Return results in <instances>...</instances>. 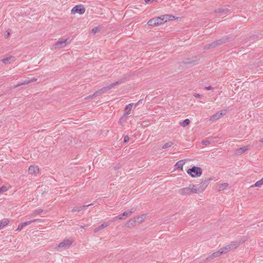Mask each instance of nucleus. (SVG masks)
<instances>
[{"label": "nucleus", "instance_id": "c756f323", "mask_svg": "<svg viewBox=\"0 0 263 263\" xmlns=\"http://www.w3.org/2000/svg\"><path fill=\"white\" fill-rule=\"evenodd\" d=\"M173 144V142L172 141H168V142L165 143L163 146H162V148L163 149H166L168 147H170L171 146H172Z\"/></svg>", "mask_w": 263, "mask_h": 263}, {"label": "nucleus", "instance_id": "2f4dec72", "mask_svg": "<svg viewBox=\"0 0 263 263\" xmlns=\"http://www.w3.org/2000/svg\"><path fill=\"white\" fill-rule=\"evenodd\" d=\"M29 83H30V82L29 81V80H26V81H24L23 83H20L17 84L14 87L16 88L20 86L28 84Z\"/></svg>", "mask_w": 263, "mask_h": 263}, {"label": "nucleus", "instance_id": "39448f33", "mask_svg": "<svg viewBox=\"0 0 263 263\" xmlns=\"http://www.w3.org/2000/svg\"><path fill=\"white\" fill-rule=\"evenodd\" d=\"M187 173L192 177H200L202 174V169L198 166H193L187 170Z\"/></svg>", "mask_w": 263, "mask_h": 263}, {"label": "nucleus", "instance_id": "5701e85b", "mask_svg": "<svg viewBox=\"0 0 263 263\" xmlns=\"http://www.w3.org/2000/svg\"><path fill=\"white\" fill-rule=\"evenodd\" d=\"M185 162H183V160H180L178 161L176 164L175 167H176V169L182 170H183V166Z\"/></svg>", "mask_w": 263, "mask_h": 263}, {"label": "nucleus", "instance_id": "58836bf2", "mask_svg": "<svg viewBox=\"0 0 263 263\" xmlns=\"http://www.w3.org/2000/svg\"><path fill=\"white\" fill-rule=\"evenodd\" d=\"M129 137L128 136H125L124 138V143H127L129 141Z\"/></svg>", "mask_w": 263, "mask_h": 263}, {"label": "nucleus", "instance_id": "393cba45", "mask_svg": "<svg viewBox=\"0 0 263 263\" xmlns=\"http://www.w3.org/2000/svg\"><path fill=\"white\" fill-rule=\"evenodd\" d=\"M248 146L241 147L236 150V153L238 154H241L245 153L247 150H248Z\"/></svg>", "mask_w": 263, "mask_h": 263}, {"label": "nucleus", "instance_id": "412c9836", "mask_svg": "<svg viewBox=\"0 0 263 263\" xmlns=\"http://www.w3.org/2000/svg\"><path fill=\"white\" fill-rule=\"evenodd\" d=\"M15 60V58L14 57H13V56H10L9 57H7V58H4L2 60V62L3 63H4V64H8V63H10L12 61H14Z\"/></svg>", "mask_w": 263, "mask_h": 263}, {"label": "nucleus", "instance_id": "f704fd0d", "mask_svg": "<svg viewBox=\"0 0 263 263\" xmlns=\"http://www.w3.org/2000/svg\"><path fill=\"white\" fill-rule=\"evenodd\" d=\"M7 187L5 186H3L1 187H0V193L6 192V191H7Z\"/></svg>", "mask_w": 263, "mask_h": 263}, {"label": "nucleus", "instance_id": "aec40b11", "mask_svg": "<svg viewBox=\"0 0 263 263\" xmlns=\"http://www.w3.org/2000/svg\"><path fill=\"white\" fill-rule=\"evenodd\" d=\"M9 222L10 221L8 219H4L0 220V230L3 229L5 226L8 225Z\"/></svg>", "mask_w": 263, "mask_h": 263}, {"label": "nucleus", "instance_id": "a211bd4d", "mask_svg": "<svg viewBox=\"0 0 263 263\" xmlns=\"http://www.w3.org/2000/svg\"><path fill=\"white\" fill-rule=\"evenodd\" d=\"M136 210V208H132V209L130 211L124 212L122 214V216H123L124 217V218H125V219H126V217L131 215L132 214V213H133Z\"/></svg>", "mask_w": 263, "mask_h": 263}, {"label": "nucleus", "instance_id": "f03ea898", "mask_svg": "<svg viewBox=\"0 0 263 263\" xmlns=\"http://www.w3.org/2000/svg\"><path fill=\"white\" fill-rule=\"evenodd\" d=\"M233 39V37L232 36H224L221 38L220 39L215 41L211 44L206 45V46H204V49H209L210 48H215L218 46H220L224 43H226L229 42L230 41L232 40Z\"/></svg>", "mask_w": 263, "mask_h": 263}, {"label": "nucleus", "instance_id": "ea45409f", "mask_svg": "<svg viewBox=\"0 0 263 263\" xmlns=\"http://www.w3.org/2000/svg\"><path fill=\"white\" fill-rule=\"evenodd\" d=\"M205 89L207 90H212L213 89V87L211 86H207L206 87H205Z\"/></svg>", "mask_w": 263, "mask_h": 263}, {"label": "nucleus", "instance_id": "ddd939ff", "mask_svg": "<svg viewBox=\"0 0 263 263\" xmlns=\"http://www.w3.org/2000/svg\"><path fill=\"white\" fill-rule=\"evenodd\" d=\"M67 39L61 40L58 41L55 44V46L56 48H63L65 47L67 44Z\"/></svg>", "mask_w": 263, "mask_h": 263}, {"label": "nucleus", "instance_id": "e433bc0d", "mask_svg": "<svg viewBox=\"0 0 263 263\" xmlns=\"http://www.w3.org/2000/svg\"><path fill=\"white\" fill-rule=\"evenodd\" d=\"M24 227L23 222L22 223H21L18 226V228L17 229V230H18V231H21Z\"/></svg>", "mask_w": 263, "mask_h": 263}, {"label": "nucleus", "instance_id": "6ab92c4d", "mask_svg": "<svg viewBox=\"0 0 263 263\" xmlns=\"http://www.w3.org/2000/svg\"><path fill=\"white\" fill-rule=\"evenodd\" d=\"M222 252H221L220 250L219 249L218 251H216L214 253H213L212 254H211L208 258L209 259H213L215 258L218 257L222 255L221 253Z\"/></svg>", "mask_w": 263, "mask_h": 263}, {"label": "nucleus", "instance_id": "4c0bfd02", "mask_svg": "<svg viewBox=\"0 0 263 263\" xmlns=\"http://www.w3.org/2000/svg\"><path fill=\"white\" fill-rule=\"evenodd\" d=\"M201 143L203 145H207L210 143V142L208 140H203L202 141Z\"/></svg>", "mask_w": 263, "mask_h": 263}, {"label": "nucleus", "instance_id": "9b49d317", "mask_svg": "<svg viewBox=\"0 0 263 263\" xmlns=\"http://www.w3.org/2000/svg\"><path fill=\"white\" fill-rule=\"evenodd\" d=\"M227 112V110L226 109L222 110L220 111L219 112H217L216 114L213 115L211 117L210 120H217L219 118H220L222 116L226 115Z\"/></svg>", "mask_w": 263, "mask_h": 263}, {"label": "nucleus", "instance_id": "b1692460", "mask_svg": "<svg viewBox=\"0 0 263 263\" xmlns=\"http://www.w3.org/2000/svg\"><path fill=\"white\" fill-rule=\"evenodd\" d=\"M196 61V60L195 59H193L191 58H186L183 60V63L185 64H191L194 63Z\"/></svg>", "mask_w": 263, "mask_h": 263}, {"label": "nucleus", "instance_id": "7c9ffc66", "mask_svg": "<svg viewBox=\"0 0 263 263\" xmlns=\"http://www.w3.org/2000/svg\"><path fill=\"white\" fill-rule=\"evenodd\" d=\"M257 38H258V36L257 35H256V34L250 36L249 37L245 39V42H247L251 41V40H255Z\"/></svg>", "mask_w": 263, "mask_h": 263}, {"label": "nucleus", "instance_id": "7ed1b4c3", "mask_svg": "<svg viewBox=\"0 0 263 263\" xmlns=\"http://www.w3.org/2000/svg\"><path fill=\"white\" fill-rule=\"evenodd\" d=\"M74 241L72 238L64 239L59 245L55 247V250L58 251L63 250L69 248Z\"/></svg>", "mask_w": 263, "mask_h": 263}, {"label": "nucleus", "instance_id": "bb28decb", "mask_svg": "<svg viewBox=\"0 0 263 263\" xmlns=\"http://www.w3.org/2000/svg\"><path fill=\"white\" fill-rule=\"evenodd\" d=\"M228 185H229V184L227 183L220 184L218 185V190L219 191H223L228 186Z\"/></svg>", "mask_w": 263, "mask_h": 263}, {"label": "nucleus", "instance_id": "4be33fe9", "mask_svg": "<svg viewBox=\"0 0 263 263\" xmlns=\"http://www.w3.org/2000/svg\"><path fill=\"white\" fill-rule=\"evenodd\" d=\"M91 204H89L87 205H84L83 206H81L78 207V208H74L72 209L71 211L72 212H80L81 210H83L84 208L88 207V206L91 205Z\"/></svg>", "mask_w": 263, "mask_h": 263}, {"label": "nucleus", "instance_id": "c03bdc74", "mask_svg": "<svg viewBox=\"0 0 263 263\" xmlns=\"http://www.w3.org/2000/svg\"><path fill=\"white\" fill-rule=\"evenodd\" d=\"M146 3H152L154 0H144Z\"/></svg>", "mask_w": 263, "mask_h": 263}, {"label": "nucleus", "instance_id": "20e7f679", "mask_svg": "<svg viewBox=\"0 0 263 263\" xmlns=\"http://www.w3.org/2000/svg\"><path fill=\"white\" fill-rule=\"evenodd\" d=\"M212 180H213L212 177L205 178L199 184L193 185V187L198 190V193L202 192L205 189Z\"/></svg>", "mask_w": 263, "mask_h": 263}, {"label": "nucleus", "instance_id": "a878e982", "mask_svg": "<svg viewBox=\"0 0 263 263\" xmlns=\"http://www.w3.org/2000/svg\"><path fill=\"white\" fill-rule=\"evenodd\" d=\"M43 211L41 209H37L35 210L32 214L31 216L35 217L37 215H40L43 213Z\"/></svg>", "mask_w": 263, "mask_h": 263}, {"label": "nucleus", "instance_id": "1a4fd4ad", "mask_svg": "<svg viewBox=\"0 0 263 263\" xmlns=\"http://www.w3.org/2000/svg\"><path fill=\"white\" fill-rule=\"evenodd\" d=\"M163 23L161 16H160L151 19L147 22V25L152 26H158L163 24Z\"/></svg>", "mask_w": 263, "mask_h": 263}, {"label": "nucleus", "instance_id": "9d476101", "mask_svg": "<svg viewBox=\"0 0 263 263\" xmlns=\"http://www.w3.org/2000/svg\"><path fill=\"white\" fill-rule=\"evenodd\" d=\"M85 12V8L82 5H76L71 10L72 14L78 13L79 14H83Z\"/></svg>", "mask_w": 263, "mask_h": 263}, {"label": "nucleus", "instance_id": "c9c22d12", "mask_svg": "<svg viewBox=\"0 0 263 263\" xmlns=\"http://www.w3.org/2000/svg\"><path fill=\"white\" fill-rule=\"evenodd\" d=\"M115 219H120V220H123V219H125V218H124V217L123 216H122V214L115 217Z\"/></svg>", "mask_w": 263, "mask_h": 263}, {"label": "nucleus", "instance_id": "49530a36", "mask_svg": "<svg viewBox=\"0 0 263 263\" xmlns=\"http://www.w3.org/2000/svg\"><path fill=\"white\" fill-rule=\"evenodd\" d=\"M260 142L263 143V137L261 139Z\"/></svg>", "mask_w": 263, "mask_h": 263}, {"label": "nucleus", "instance_id": "0eeeda50", "mask_svg": "<svg viewBox=\"0 0 263 263\" xmlns=\"http://www.w3.org/2000/svg\"><path fill=\"white\" fill-rule=\"evenodd\" d=\"M244 242V240L239 241H235L233 242L232 243L228 245V246L221 248L220 250L221 251L222 254L227 253L229 251L236 248L238 246H239L241 243Z\"/></svg>", "mask_w": 263, "mask_h": 263}, {"label": "nucleus", "instance_id": "dca6fc26", "mask_svg": "<svg viewBox=\"0 0 263 263\" xmlns=\"http://www.w3.org/2000/svg\"><path fill=\"white\" fill-rule=\"evenodd\" d=\"M161 16L164 23L168 21L173 20L175 18L174 16H173V15L166 14L162 15Z\"/></svg>", "mask_w": 263, "mask_h": 263}, {"label": "nucleus", "instance_id": "37998d69", "mask_svg": "<svg viewBox=\"0 0 263 263\" xmlns=\"http://www.w3.org/2000/svg\"><path fill=\"white\" fill-rule=\"evenodd\" d=\"M36 81V79H35V78H33V79H30V80H29V81L30 82V83H32V82H34V81Z\"/></svg>", "mask_w": 263, "mask_h": 263}, {"label": "nucleus", "instance_id": "72a5a7b5", "mask_svg": "<svg viewBox=\"0 0 263 263\" xmlns=\"http://www.w3.org/2000/svg\"><path fill=\"white\" fill-rule=\"evenodd\" d=\"M100 28L98 27H95L92 28L91 30V32L93 34H96V33L100 31Z\"/></svg>", "mask_w": 263, "mask_h": 263}, {"label": "nucleus", "instance_id": "423d86ee", "mask_svg": "<svg viewBox=\"0 0 263 263\" xmlns=\"http://www.w3.org/2000/svg\"><path fill=\"white\" fill-rule=\"evenodd\" d=\"M178 193L182 196L190 195L192 193H198V190L193 185L192 187H186L180 189L179 190Z\"/></svg>", "mask_w": 263, "mask_h": 263}, {"label": "nucleus", "instance_id": "4468645a", "mask_svg": "<svg viewBox=\"0 0 263 263\" xmlns=\"http://www.w3.org/2000/svg\"><path fill=\"white\" fill-rule=\"evenodd\" d=\"M39 171V167L37 166L31 165L29 166L28 169V173L30 174L33 175L35 174L36 172Z\"/></svg>", "mask_w": 263, "mask_h": 263}, {"label": "nucleus", "instance_id": "f257e3e1", "mask_svg": "<svg viewBox=\"0 0 263 263\" xmlns=\"http://www.w3.org/2000/svg\"><path fill=\"white\" fill-rule=\"evenodd\" d=\"M123 82H124V79H121L119 81H117L114 83H112L109 84V85H108L107 86L103 87L101 89L96 91L92 95L89 96L88 97V98L92 99V98H93L99 95L104 93L105 92H106L107 91L110 90L112 88L115 87V86L122 84Z\"/></svg>", "mask_w": 263, "mask_h": 263}, {"label": "nucleus", "instance_id": "79ce46f5", "mask_svg": "<svg viewBox=\"0 0 263 263\" xmlns=\"http://www.w3.org/2000/svg\"><path fill=\"white\" fill-rule=\"evenodd\" d=\"M194 96L196 98H200L201 97V95H199V94H198V93H195Z\"/></svg>", "mask_w": 263, "mask_h": 263}, {"label": "nucleus", "instance_id": "473e14b6", "mask_svg": "<svg viewBox=\"0 0 263 263\" xmlns=\"http://www.w3.org/2000/svg\"><path fill=\"white\" fill-rule=\"evenodd\" d=\"M37 220V219H33L32 220H29V221H26L25 222H23V223L24 227H25V226H28L29 224H30L31 223L33 222H35V221H36Z\"/></svg>", "mask_w": 263, "mask_h": 263}, {"label": "nucleus", "instance_id": "a19ab883", "mask_svg": "<svg viewBox=\"0 0 263 263\" xmlns=\"http://www.w3.org/2000/svg\"><path fill=\"white\" fill-rule=\"evenodd\" d=\"M10 35V32L8 31H6V34H5V37L6 38H8Z\"/></svg>", "mask_w": 263, "mask_h": 263}, {"label": "nucleus", "instance_id": "f3484780", "mask_svg": "<svg viewBox=\"0 0 263 263\" xmlns=\"http://www.w3.org/2000/svg\"><path fill=\"white\" fill-rule=\"evenodd\" d=\"M109 224L108 223L104 222L102 223V224L98 226L97 228L94 229L93 232L94 233H97L98 232L103 230V229L106 228L107 226H108Z\"/></svg>", "mask_w": 263, "mask_h": 263}, {"label": "nucleus", "instance_id": "a18cd8bd", "mask_svg": "<svg viewBox=\"0 0 263 263\" xmlns=\"http://www.w3.org/2000/svg\"><path fill=\"white\" fill-rule=\"evenodd\" d=\"M88 226V225H84V226H81L80 228L82 229H85Z\"/></svg>", "mask_w": 263, "mask_h": 263}, {"label": "nucleus", "instance_id": "f8f14e48", "mask_svg": "<svg viewBox=\"0 0 263 263\" xmlns=\"http://www.w3.org/2000/svg\"><path fill=\"white\" fill-rule=\"evenodd\" d=\"M133 106V104H132V103L129 104L126 106L125 108L124 109V116L123 117H122L120 119V122L123 119L124 116H127V115L130 114Z\"/></svg>", "mask_w": 263, "mask_h": 263}, {"label": "nucleus", "instance_id": "cd10ccee", "mask_svg": "<svg viewBox=\"0 0 263 263\" xmlns=\"http://www.w3.org/2000/svg\"><path fill=\"white\" fill-rule=\"evenodd\" d=\"M190 120L189 119H186L184 120L182 122H180V125L183 127H186L189 125L190 123Z\"/></svg>", "mask_w": 263, "mask_h": 263}, {"label": "nucleus", "instance_id": "2eb2a0df", "mask_svg": "<svg viewBox=\"0 0 263 263\" xmlns=\"http://www.w3.org/2000/svg\"><path fill=\"white\" fill-rule=\"evenodd\" d=\"M230 12V10L227 8H219L216 9L215 12L216 13H220L224 15H227Z\"/></svg>", "mask_w": 263, "mask_h": 263}, {"label": "nucleus", "instance_id": "6e6552de", "mask_svg": "<svg viewBox=\"0 0 263 263\" xmlns=\"http://www.w3.org/2000/svg\"><path fill=\"white\" fill-rule=\"evenodd\" d=\"M145 218V216L144 215H142L141 216H138L130 219L127 221V224H128V226H134L136 223L140 224L142 223Z\"/></svg>", "mask_w": 263, "mask_h": 263}, {"label": "nucleus", "instance_id": "c85d7f7f", "mask_svg": "<svg viewBox=\"0 0 263 263\" xmlns=\"http://www.w3.org/2000/svg\"><path fill=\"white\" fill-rule=\"evenodd\" d=\"M262 185H263V178L262 179H261L260 180L256 182L255 184L254 185H252V187H253V186L260 187Z\"/></svg>", "mask_w": 263, "mask_h": 263}]
</instances>
